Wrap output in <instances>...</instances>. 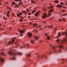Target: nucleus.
I'll return each mask as SVG.
<instances>
[{"label":"nucleus","instance_id":"obj_16","mask_svg":"<svg viewBox=\"0 0 67 67\" xmlns=\"http://www.w3.org/2000/svg\"><path fill=\"white\" fill-rule=\"evenodd\" d=\"M38 14H39V13L37 12H36V14H35V15L36 16H37L38 15Z\"/></svg>","mask_w":67,"mask_h":67},{"label":"nucleus","instance_id":"obj_60","mask_svg":"<svg viewBox=\"0 0 67 67\" xmlns=\"http://www.w3.org/2000/svg\"><path fill=\"white\" fill-rule=\"evenodd\" d=\"M21 3L19 4V5H21Z\"/></svg>","mask_w":67,"mask_h":67},{"label":"nucleus","instance_id":"obj_21","mask_svg":"<svg viewBox=\"0 0 67 67\" xmlns=\"http://www.w3.org/2000/svg\"><path fill=\"white\" fill-rule=\"evenodd\" d=\"M43 57H46V56L45 55H42L41 57H40L41 58H42Z\"/></svg>","mask_w":67,"mask_h":67},{"label":"nucleus","instance_id":"obj_41","mask_svg":"<svg viewBox=\"0 0 67 67\" xmlns=\"http://www.w3.org/2000/svg\"><path fill=\"white\" fill-rule=\"evenodd\" d=\"M63 21H65V18H63V19H62Z\"/></svg>","mask_w":67,"mask_h":67},{"label":"nucleus","instance_id":"obj_1","mask_svg":"<svg viewBox=\"0 0 67 67\" xmlns=\"http://www.w3.org/2000/svg\"><path fill=\"white\" fill-rule=\"evenodd\" d=\"M66 41V38L64 40H62L58 39L55 41L57 42V43H58L59 45H60L59 46V47L61 48H63V47L62 46V45H63V44H64Z\"/></svg>","mask_w":67,"mask_h":67},{"label":"nucleus","instance_id":"obj_50","mask_svg":"<svg viewBox=\"0 0 67 67\" xmlns=\"http://www.w3.org/2000/svg\"><path fill=\"white\" fill-rule=\"evenodd\" d=\"M12 15H13V16H14V13H12Z\"/></svg>","mask_w":67,"mask_h":67},{"label":"nucleus","instance_id":"obj_24","mask_svg":"<svg viewBox=\"0 0 67 67\" xmlns=\"http://www.w3.org/2000/svg\"><path fill=\"white\" fill-rule=\"evenodd\" d=\"M43 9L44 11H46V12L47 11V10H46V9L45 8H43Z\"/></svg>","mask_w":67,"mask_h":67},{"label":"nucleus","instance_id":"obj_51","mask_svg":"<svg viewBox=\"0 0 67 67\" xmlns=\"http://www.w3.org/2000/svg\"><path fill=\"white\" fill-rule=\"evenodd\" d=\"M40 26H38V27H37V28H38L39 27H40Z\"/></svg>","mask_w":67,"mask_h":67},{"label":"nucleus","instance_id":"obj_64","mask_svg":"<svg viewBox=\"0 0 67 67\" xmlns=\"http://www.w3.org/2000/svg\"><path fill=\"white\" fill-rule=\"evenodd\" d=\"M24 67H26V66H24Z\"/></svg>","mask_w":67,"mask_h":67},{"label":"nucleus","instance_id":"obj_31","mask_svg":"<svg viewBox=\"0 0 67 67\" xmlns=\"http://www.w3.org/2000/svg\"><path fill=\"white\" fill-rule=\"evenodd\" d=\"M59 22H62V19H60L59 20Z\"/></svg>","mask_w":67,"mask_h":67},{"label":"nucleus","instance_id":"obj_9","mask_svg":"<svg viewBox=\"0 0 67 67\" xmlns=\"http://www.w3.org/2000/svg\"><path fill=\"white\" fill-rule=\"evenodd\" d=\"M39 37H39V36H35L34 37V38H35V40H36V41H37V40H38V38H39Z\"/></svg>","mask_w":67,"mask_h":67},{"label":"nucleus","instance_id":"obj_13","mask_svg":"<svg viewBox=\"0 0 67 67\" xmlns=\"http://www.w3.org/2000/svg\"><path fill=\"white\" fill-rule=\"evenodd\" d=\"M26 46H27V48H31V47H30V45L28 44H26Z\"/></svg>","mask_w":67,"mask_h":67},{"label":"nucleus","instance_id":"obj_6","mask_svg":"<svg viewBox=\"0 0 67 67\" xmlns=\"http://www.w3.org/2000/svg\"><path fill=\"white\" fill-rule=\"evenodd\" d=\"M60 34H62L63 35H64V33H61V34H60V33H58V36H57V37H55V38H59V36H61V35H60Z\"/></svg>","mask_w":67,"mask_h":67},{"label":"nucleus","instance_id":"obj_30","mask_svg":"<svg viewBox=\"0 0 67 67\" xmlns=\"http://www.w3.org/2000/svg\"><path fill=\"white\" fill-rule=\"evenodd\" d=\"M30 55L31 54H28L27 55V56L28 57H29V56H30Z\"/></svg>","mask_w":67,"mask_h":67},{"label":"nucleus","instance_id":"obj_32","mask_svg":"<svg viewBox=\"0 0 67 67\" xmlns=\"http://www.w3.org/2000/svg\"><path fill=\"white\" fill-rule=\"evenodd\" d=\"M18 54L19 55H22V53H18Z\"/></svg>","mask_w":67,"mask_h":67},{"label":"nucleus","instance_id":"obj_7","mask_svg":"<svg viewBox=\"0 0 67 67\" xmlns=\"http://www.w3.org/2000/svg\"><path fill=\"white\" fill-rule=\"evenodd\" d=\"M45 35L47 37V39L49 40H50V38L48 36V34L46 33Z\"/></svg>","mask_w":67,"mask_h":67},{"label":"nucleus","instance_id":"obj_15","mask_svg":"<svg viewBox=\"0 0 67 67\" xmlns=\"http://www.w3.org/2000/svg\"><path fill=\"white\" fill-rule=\"evenodd\" d=\"M56 30H57V28H55L54 29V31L53 33V34H55L56 33V32H55L56 31Z\"/></svg>","mask_w":67,"mask_h":67},{"label":"nucleus","instance_id":"obj_22","mask_svg":"<svg viewBox=\"0 0 67 67\" xmlns=\"http://www.w3.org/2000/svg\"><path fill=\"white\" fill-rule=\"evenodd\" d=\"M48 53L49 54H52V52L51 51H49Z\"/></svg>","mask_w":67,"mask_h":67},{"label":"nucleus","instance_id":"obj_63","mask_svg":"<svg viewBox=\"0 0 67 67\" xmlns=\"http://www.w3.org/2000/svg\"><path fill=\"white\" fill-rule=\"evenodd\" d=\"M21 18H22V16H21L19 18H20V19Z\"/></svg>","mask_w":67,"mask_h":67},{"label":"nucleus","instance_id":"obj_62","mask_svg":"<svg viewBox=\"0 0 67 67\" xmlns=\"http://www.w3.org/2000/svg\"><path fill=\"white\" fill-rule=\"evenodd\" d=\"M28 18H30V16H28Z\"/></svg>","mask_w":67,"mask_h":67},{"label":"nucleus","instance_id":"obj_47","mask_svg":"<svg viewBox=\"0 0 67 67\" xmlns=\"http://www.w3.org/2000/svg\"><path fill=\"white\" fill-rule=\"evenodd\" d=\"M20 21H21V22H22V20H21V19H20L19 20Z\"/></svg>","mask_w":67,"mask_h":67},{"label":"nucleus","instance_id":"obj_40","mask_svg":"<svg viewBox=\"0 0 67 67\" xmlns=\"http://www.w3.org/2000/svg\"><path fill=\"white\" fill-rule=\"evenodd\" d=\"M43 23H44V24H46V21H44L43 22Z\"/></svg>","mask_w":67,"mask_h":67},{"label":"nucleus","instance_id":"obj_5","mask_svg":"<svg viewBox=\"0 0 67 67\" xmlns=\"http://www.w3.org/2000/svg\"><path fill=\"white\" fill-rule=\"evenodd\" d=\"M8 53L10 55H16L17 54L16 53H12L11 52H8Z\"/></svg>","mask_w":67,"mask_h":67},{"label":"nucleus","instance_id":"obj_48","mask_svg":"<svg viewBox=\"0 0 67 67\" xmlns=\"http://www.w3.org/2000/svg\"><path fill=\"white\" fill-rule=\"evenodd\" d=\"M59 53H61V51H60V50H59Z\"/></svg>","mask_w":67,"mask_h":67},{"label":"nucleus","instance_id":"obj_43","mask_svg":"<svg viewBox=\"0 0 67 67\" xmlns=\"http://www.w3.org/2000/svg\"><path fill=\"white\" fill-rule=\"evenodd\" d=\"M22 12H23V13H25V11H23Z\"/></svg>","mask_w":67,"mask_h":67},{"label":"nucleus","instance_id":"obj_42","mask_svg":"<svg viewBox=\"0 0 67 67\" xmlns=\"http://www.w3.org/2000/svg\"><path fill=\"white\" fill-rule=\"evenodd\" d=\"M17 15L18 16H20V14H17Z\"/></svg>","mask_w":67,"mask_h":67},{"label":"nucleus","instance_id":"obj_39","mask_svg":"<svg viewBox=\"0 0 67 67\" xmlns=\"http://www.w3.org/2000/svg\"><path fill=\"white\" fill-rule=\"evenodd\" d=\"M31 2L32 3H34L35 2H34V1H31Z\"/></svg>","mask_w":67,"mask_h":67},{"label":"nucleus","instance_id":"obj_2","mask_svg":"<svg viewBox=\"0 0 67 67\" xmlns=\"http://www.w3.org/2000/svg\"><path fill=\"white\" fill-rule=\"evenodd\" d=\"M53 8V6H52L50 7V10H49V12L48 14V16L46 15V14L44 13V14L42 15V17L43 19H45L46 17H49V16H51L52 15V12L53 11V10L52 8Z\"/></svg>","mask_w":67,"mask_h":67},{"label":"nucleus","instance_id":"obj_8","mask_svg":"<svg viewBox=\"0 0 67 67\" xmlns=\"http://www.w3.org/2000/svg\"><path fill=\"white\" fill-rule=\"evenodd\" d=\"M28 35L29 37L30 38L32 37V34L30 32H28Z\"/></svg>","mask_w":67,"mask_h":67},{"label":"nucleus","instance_id":"obj_36","mask_svg":"<svg viewBox=\"0 0 67 67\" xmlns=\"http://www.w3.org/2000/svg\"><path fill=\"white\" fill-rule=\"evenodd\" d=\"M60 4H61V5H63V4H64V3H63L62 2H61L60 3Z\"/></svg>","mask_w":67,"mask_h":67},{"label":"nucleus","instance_id":"obj_54","mask_svg":"<svg viewBox=\"0 0 67 67\" xmlns=\"http://www.w3.org/2000/svg\"><path fill=\"white\" fill-rule=\"evenodd\" d=\"M9 13V12H8L7 13V14H8Z\"/></svg>","mask_w":67,"mask_h":67},{"label":"nucleus","instance_id":"obj_26","mask_svg":"<svg viewBox=\"0 0 67 67\" xmlns=\"http://www.w3.org/2000/svg\"><path fill=\"white\" fill-rule=\"evenodd\" d=\"M47 27H50V28H52L53 27L52 26H48Z\"/></svg>","mask_w":67,"mask_h":67},{"label":"nucleus","instance_id":"obj_29","mask_svg":"<svg viewBox=\"0 0 67 67\" xmlns=\"http://www.w3.org/2000/svg\"><path fill=\"white\" fill-rule=\"evenodd\" d=\"M62 12H65V10H63L62 11Z\"/></svg>","mask_w":67,"mask_h":67},{"label":"nucleus","instance_id":"obj_14","mask_svg":"<svg viewBox=\"0 0 67 67\" xmlns=\"http://www.w3.org/2000/svg\"><path fill=\"white\" fill-rule=\"evenodd\" d=\"M52 48H53V49H54V53H56V50H55V48H56V47H52Z\"/></svg>","mask_w":67,"mask_h":67},{"label":"nucleus","instance_id":"obj_52","mask_svg":"<svg viewBox=\"0 0 67 67\" xmlns=\"http://www.w3.org/2000/svg\"><path fill=\"white\" fill-rule=\"evenodd\" d=\"M29 15H31V13H29L28 14Z\"/></svg>","mask_w":67,"mask_h":67},{"label":"nucleus","instance_id":"obj_61","mask_svg":"<svg viewBox=\"0 0 67 67\" xmlns=\"http://www.w3.org/2000/svg\"><path fill=\"white\" fill-rule=\"evenodd\" d=\"M63 60H65V59H62Z\"/></svg>","mask_w":67,"mask_h":67},{"label":"nucleus","instance_id":"obj_28","mask_svg":"<svg viewBox=\"0 0 67 67\" xmlns=\"http://www.w3.org/2000/svg\"><path fill=\"white\" fill-rule=\"evenodd\" d=\"M36 11L35 10H33V11H32V13H34V12H35Z\"/></svg>","mask_w":67,"mask_h":67},{"label":"nucleus","instance_id":"obj_12","mask_svg":"<svg viewBox=\"0 0 67 67\" xmlns=\"http://www.w3.org/2000/svg\"><path fill=\"white\" fill-rule=\"evenodd\" d=\"M1 54L2 55H3V56H6V55H5V54L4 52H2L1 53Z\"/></svg>","mask_w":67,"mask_h":67},{"label":"nucleus","instance_id":"obj_37","mask_svg":"<svg viewBox=\"0 0 67 67\" xmlns=\"http://www.w3.org/2000/svg\"><path fill=\"white\" fill-rule=\"evenodd\" d=\"M7 17H9V15L8 14H7Z\"/></svg>","mask_w":67,"mask_h":67},{"label":"nucleus","instance_id":"obj_44","mask_svg":"<svg viewBox=\"0 0 67 67\" xmlns=\"http://www.w3.org/2000/svg\"><path fill=\"white\" fill-rule=\"evenodd\" d=\"M4 19H5V20H7V19L5 18V17H4Z\"/></svg>","mask_w":67,"mask_h":67},{"label":"nucleus","instance_id":"obj_17","mask_svg":"<svg viewBox=\"0 0 67 67\" xmlns=\"http://www.w3.org/2000/svg\"><path fill=\"white\" fill-rule=\"evenodd\" d=\"M55 3H59V1H54Z\"/></svg>","mask_w":67,"mask_h":67},{"label":"nucleus","instance_id":"obj_56","mask_svg":"<svg viewBox=\"0 0 67 67\" xmlns=\"http://www.w3.org/2000/svg\"><path fill=\"white\" fill-rule=\"evenodd\" d=\"M42 29H43V28H41V29H40V30H42Z\"/></svg>","mask_w":67,"mask_h":67},{"label":"nucleus","instance_id":"obj_25","mask_svg":"<svg viewBox=\"0 0 67 67\" xmlns=\"http://www.w3.org/2000/svg\"><path fill=\"white\" fill-rule=\"evenodd\" d=\"M12 4H13V5H14V4H15V2H13L12 3Z\"/></svg>","mask_w":67,"mask_h":67},{"label":"nucleus","instance_id":"obj_10","mask_svg":"<svg viewBox=\"0 0 67 67\" xmlns=\"http://www.w3.org/2000/svg\"><path fill=\"white\" fill-rule=\"evenodd\" d=\"M30 42L31 44H33L34 43V40H30Z\"/></svg>","mask_w":67,"mask_h":67},{"label":"nucleus","instance_id":"obj_23","mask_svg":"<svg viewBox=\"0 0 67 67\" xmlns=\"http://www.w3.org/2000/svg\"><path fill=\"white\" fill-rule=\"evenodd\" d=\"M37 25V24H35L33 25V27H34L36 25Z\"/></svg>","mask_w":67,"mask_h":67},{"label":"nucleus","instance_id":"obj_53","mask_svg":"<svg viewBox=\"0 0 67 67\" xmlns=\"http://www.w3.org/2000/svg\"><path fill=\"white\" fill-rule=\"evenodd\" d=\"M18 44V43L17 42H16L15 43V44L16 45V44Z\"/></svg>","mask_w":67,"mask_h":67},{"label":"nucleus","instance_id":"obj_49","mask_svg":"<svg viewBox=\"0 0 67 67\" xmlns=\"http://www.w3.org/2000/svg\"><path fill=\"white\" fill-rule=\"evenodd\" d=\"M23 47H21L20 48H21V49H22V48H23Z\"/></svg>","mask_w":67,"mask_h":67},{"label":"nucleus","instance_id":"obj_57","mask_svg":"<svg viewBox=\"0 0 67 67\" xmlns=\"http://www.w3.org/2000/svg\"><path fill=\"white\" fill-rule=\"evenodd\" d=\"M18 46H16V47H15L16 48H17L18 47Z\"/></svg>","mask_w":67,"mask_h":67},{"label":"nucleus","instance_id":"obj_38","mask_svg":"<svg viewBox=\"0 0 67 67\" xmlns=\"http://www.w3.org/2000/svg\"><path fill=\"white\" fill-rule=\"evenodd\" d=\"M29 24H30V25H32V23H29Z\"/></svg>","mask_w":67,"mask_h":67},{"label":"nucleus","instance_id":"obj_3","mask_svg":"<svg viewBox=\"0 0 67 67\" xmlns=\"http://www.w3.org/2000/svg\"><path fill=\"white\" fill-rule=\"evenodd\" d=\"M13 43H14V41L13 39H12L11 41L8 42V44H7V46H8L9 45H12Z\"/></svg>","mask_w":67,"mask_h":67},{"label":"nucleus","instance_id":"obj_4","mask_svg":"<svg viewBox=\"0 0 67 67\" xmlns=\"http://www.w3.org/2000/svg\"><path fill=\"white\" fill-rule=\"evenodd\" d=\"M19 30H20L19 29L18 31L20 33V34L19 35H20V37H22L23 35H22V33H24V32H25V30H23L19 31Z\"/></svg>","mask_w":67,"mask_h":67},{"label":"nucleus","instance_id":"obj_59","mask_svg":"<svg viewBox=\"0 0 67 67\" xmlns=\"http://www.w3.org/2000/svg\"><path fill=\"white\" fill-rule=\"evenodd\" d=\"M0 26H1V24H0Z\"/></svg>","mask_w":67,"mask_h":67},{"label":"nucleus","instance_id":"obj_33","mask_svg":"<svg viewBox=\"0 0 67 67\" xmlns=\"http://www.w3.org/2000/svg\"><path fill=\"white\" fill-rule=\"evenodd\" d=\"M62 8H64V9H65V8H66V7H65V6H63V7H62Z\"/></svg>","mask_w":67,"mask_h":67},{"label":"nucleus","instance_id":"obj_58","mask_svg":"<svg viewBox=\"0 0 67 67\" xmlns=\"http://www.w3.org/2000/svg\"><path fill=\"white\" fill-rule=\"evenodd\" d=\"M15 0V1H16V2H17L18 1V0Z\"/></svg>","mask_w":67,"mask_h":67},{"label":"nucleus","instance_id":"obj_20","mask_svg":"<svg viewBox=\"0 0 67 67\" xmlns=\"http://www.w3.org/2000/svg\"><path fill=\"white\" fill-rule=\"evenodd\" d=\"M33 31L34 32H36V33H37V31L36 30H33Z\"/></svg>","mask_w":67,"mask_h":67},{"label":"nucleus","instance_id":"obj_35","mask_svg":"<svg viewBox=\"0 0 67 67\" xmlns=\"http://www.w3.org/2000/svg\"><path fill=\"white\" fill-rule=\"evenodd\" d=\"M15 6L16 7H19V5H16Z\"/></svg>","mask_w":67,"mask_h":67},{"label":"nucleus","instance_id":"obj_46","mask_svg":"<svg viewBox=\"0 0 67 67\" xmlns=\"http://www.w3.org/2000/svg\"><path fill=\"white\" fill-rule=\"evenodd\" d=\"M61 30H64V29L63 28H62Z\"/></svg>","mask_w":67,"mask_h":67},{"label":"nucleus","instance_id":"obj_34","mask_svg":"<svg viewBox=\"0 0 67 67\" xmlns=\"http://www.w3.org/2000/svg\"><path fill=\"white\" fill-rule=\"evenodd\" d=\"M40 43H42L43 42V41L42 40H40Z\"/></svg>","mask_w":67,"mask_h":67},{"label":"nucleus","instance_id":"obj_45","mask_svg":"<svg viewBox=\"0 0 67 67\" xmlns=\"http://www.w3.org/2000/svg\"><path fill=\"white\" fill-rule=\"evenodd\" d=\"M19 14H20V15H22V14L21 13H19Z\"/></svg>","mask_w":67,"mask_h":67},{"label":"nucleus","instance_id":"obj_27","mask_svg":"<svg viewBox=\"0 0 67 67\" xmlns=\"http://www.w3.org/2000/svg\"><path fill=\"white\" fill-rule=\"evenodd\" d=\"M12 60H15V58L14 57V58H12Z\"/></svg>","mask_w":67,"mask_h":67},{"label":"nucleus","instance_id":"obj_18","mask_svg":"<svg viewBox=\"0 0 67 67\" xmlns=\"http://www.w3.org/2000/svg\"><path fill=\"white\" fill-rule=\"evenodd\" d=\"M67 15V14H63L61 16H63V15L64 16H65V15Z\"/></svg>","mask_w":67,"mask_h":67},{"label":"nucleus","instance_id":"obj_55","mask_svg":"<svg viewBox=\"0 0 67 67\" xmlns=\"http://www.w3.org/2000/svg\"><path fill=\"white\" fill-rule=\"evenodd\" d=\"M21 19H23V17H21Z\"/></svg>","mask_w":67,"mask_h":67},{"label":"nucleus","instance_id":"obj_11","mask_svg":"<svg viewBox=\"0 0 67 67\" xmlns=\"http://www.w3.org/2000/svg\"><path fill=\"white\" fill-rule=\"evenodd\" d=\"M56 7H57V8H62V5H60V4H58L57 5H56Z\"/></svg>","mask_w":67,"mask_h":67},{"label":"nucleus","instance_id":"obj_19","mask_svg":"<svg viewBox=\"0 0 67 67\" xmlns=\"http://www.w3.org/2000/svg\"><path fill=\"white\" fill-rule=\"evenodd\" d=\"M67 30H66V32H64V34H65V35H66V36H67Z\"/></svg>","mask_w":67,"mask_h":67}]
</instances>
